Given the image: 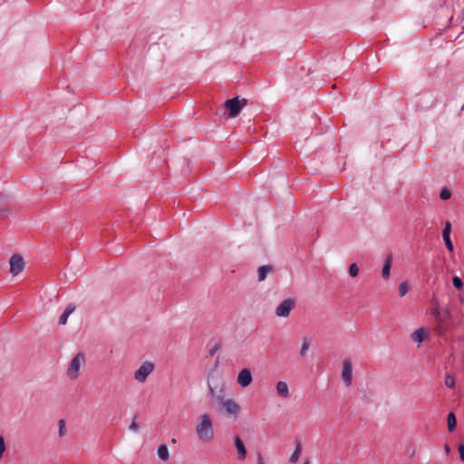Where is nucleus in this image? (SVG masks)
Returning a JSON list of instances; mask_svg holds the SVG:
<instances>
[{"label": "nucleus", "mask_w": 464, "mask_h": 464, "mask_svg": "<svg viewBox=\"0 0 464 464\" xmlns=\"http://www.w3.org/2000/svg\"><path fill=\"white\" fill-rule=\"evenodd\" d=\"M197 434L200 440L210 442L214 438V427L210 417L208 414H202L196 427Z\"/></svg>", "instance_id": "f257e3e1"}, {"label": "nucleus", "mask_w": 464, "mask_h": 464, "mask_svg": "<svg viewBox=\"0 0 464 464\" xmlns=\"http://www.w3.org/2000/svg\"><path fill=\"white\" fill-rule=\"evenodd\" d=\"M246 102L247 100L245 98L234 97L225 102V107L228 110L230 117L235 118L240 113Z\"/></svg>", "instance_id": "f03ea898"}, {"label": "nucleus", "mask_w": 464, "mask_h": 464, "mask_svg": "<svg viewBox=\"0 0 464 464\" xmlns=\"http://www.w3.org/2000/svg\"><path fill=\"white\" fill-rule=\"evenodd\" d=\"M85 358L82 353H77L70 362L67 369V375L71 380H75L79 376V372L82 363H84Z\"/></svg>", "instance_id": "7ed1b4c3"}, {"label": "nucleus", "mask_w": 464, "mask_h": 464, "mask_svg": "<svg viewBox=\"0 0 464 464\" xmlns=\"http://www.w3.org/2000/svg\"><path fill=\"white\" fill-rule=\"evenodd\" d=\"M217 400L219 401L220 409L227 416H235L239 411V405L232 399H225L224 396L218 395Z\"/></svg>", "instance_id": "20e7f679"}, {"label": "nucleus", "mask_w": 464, "mask_h": 464, "mask_svg": "<svg viewBox=\"0 0 464 464\" xmlns=\"http://www.w3.org/2000/svg\"><path fill=\"white\" fill-rule=\"evenodd\" d=\"M155 365L151 362H144L135 371L134 379L138 382H144L149 375L152 373L154 371Z\"/></svg>", "instance_id": "39448f33"}, {"label": "nucleus", "mask_w": 464, "mask_h": 464, "mask_svg": "<svg viewBox=\"0 0 464 464\" xmlns=\"http://www.w3.org/2000/svg\"><path fill=\"white\" fill-rule=\"evenodd\" d=\"M431 302L434 304V307L431 310V315L439 324L446 323L450 317V311L447 308L440 309L439 306V300L436 297H433Z\"/></svg>", "instance_id": "423d86ee"}, {"label": "nucleus", "mask_w": 464, "mask_h": 464, "mask_svg": "<svg viewBox=\"0 0 464 464\" xmlns=\"http://www.w3.org/2000/svg\"><path fill=\"white\" fill-rule=\"evenodd\" d=\"M10 273L13 276L18 275L24 267V262L23 257L18 255L14 254L10 258Z\"/></svg>", "instance_id": "0eeeda50"}, {"label": "nucleus", "mask_w": 464, "mask_h": 464, "mask_svg": "<svg viewBox=\"0 0 464 464\" xmlns=\"http://www.w3.org/2000/svg\"><path fill=\"white\" fill-rule=\"evenodd\" d=\"M295 302L294 300L287 298L285 299L276 308V314L279 317H287L294 308Z\"/></svg>", "instance_id": "6e6552de"}, {"label": "nucleus", "mask_w": 464, "mask_h": 464, "mask_svg": "<svg viewBox=\"0 0 464 464\" xmlns=\"http://www.w3.org/2000/svg\"><path fill=\"white\" fill-rule=\"evenodd\" d=\"M353 366L349 358H345L343 362L342 379L346 386L352 384Z\"/></svg>", "instance_id": "1a4fd4ad"}, {"label": "nucleus", "mask_w": 464, "mask_h": 464, "mask_svg": "<svg viewBox=\"0 0 464 464\" xmlns=\"http://www.w3.org/2000/svg\"><path fill=\"white\" fill-rule=\"evenodd\" d=\"M253 381V376L250 369H242L237 375V383L245 388L247 387Z\"/></svg>", "instance_id": "9d476101"}, {"label": "nucleus", "mask_w": 464, "mask_h": 464, "mask_svg": "<svg viewBox=\"0 0 464 464\" xmlns=\"http://www.w3.org/2000/svg\"><path fill=\"white\" fill-rule=\"evenodd\" d=\"M450 229H451V225L449 221H447L445 223V227L442 230V238L445 242V246L447 247V249L450 252H452L454 250V246H453V244H452V241L450 240Z\"/></svg>", "instance_id": "9b49d317"}, {"label": "nucleus", "mask_w": 464, "mask_h": 464, "mask_svg": "<svg viewBox=\"0 0 464 464\" xmlns=\"http://www.w3.org/2000/svg\"><path fill=\"white\" fill-rule=\"evenodd\" d=\"M234 441H235V446L237 448L238 459L244 460L246 458L247 451H246V448L243 440L240 439L239 436H236L234 438Z\"/></svg>", "instance_id": "f8f14e48"}, {"label": "nucleus", "mask_w": 464, "mask_h": 464, "mask_svg": "<svg viewBox=\"0 0 464 464\" xmlns=\"http://www.w3.org/2000/svg\"><path fill=\"white\" fill-rule=\"evenodd\" d=\"M392 255L389 254L384 261L382 269V276L384 279H388L391 275V267H392Z\"/></svg>", "instance_id": "ddd939ff"}, {"label": "nucleus", "mask_w": 464, "mask_h": 464, "mask_svg": "<svg viewBox=\"0 0 464 464\" xmlns=\"http://www.w3.org/2000/svg\"><path fill=\"white\" fill-rule=\"evenodd\" d=\"M427 336V332L424 328H419L415 330L411 334V338L413 342L421 343Z\"/></svg>", "instance_id": "4468645a"}, {"label": "nucleus", "mask_w": 464, "mask_h": 464, "mask_svg": "<svg viewBox=\"0 0 464 464\" xmlns=\"http://www.w3.org/2000/svg\"><path fill=\"white\" fill-rule=\"evenodd\" d=\"M75 310V307L73 304H70L66 306L63 314L59 317V324H65L67 323L69 315Z\"/></svg>", "instance_id": "2eb2a0df"}, {"label": "nucleus", "mask_w": 464, "mask_h": 464, "mask_svg": "<svg viewBox=\"0 0 464 464\" xmlns=\"http://www.w3.org/2000/svg\"><path fill=\"white\" fill-rule=\"evenodd\" d=\"M295 450L293 451V453L289 457V461L291 463H295L298 460L299 456H300L301 451H302V445H301L300 440H296L295 441Z\"/></svg>", "instance_id": "dca6fc26"}, {"label": "nucleus", "mask_w": 464, "mask_h": 464, "mask_svg": "<svg viewBox=\"0 0 464 464\" xmlns=\"http://www.w3.org/2000/svg\"><path fill=\"white\" fill-rule=\"evenodd\" d=\"M276 391L277 393L284 398H287L289 396L288 385L284 381H280L276 383Z\"/></svg>", "instance_id": "f3484780"}, {"label": "nucleus", "mask_w": 464, "mask_h": 464, "mask_svg": "<svg viewBox=\"0 0 464 464\" xmlns=\"http://www.w3.org/2000/svg\"><path fill=\"white\" fill-rule=\"evenodd\" d=\"M273 270V267L269 265L261 266L257 269L258 281L262 282L266 279L267 274Z\"/></svg>", "instance_id": "a211bd4d"}, {"label": "nucleus", "mask_w": 464, "mask_h": 464, "mask_svg": "<svg viewBox=\"0 0 464 464\" xmlns=\"http://www.w3.org/2000/svg\"><path fill=\"white\" fill-rule=\"evenodd\" d=\"M158 457L162 460H168L169 458V450L167 445L161 444L157 450Z\"/></svg>", "instance_id": "6ab92c4d"}, {"label": "nucleus", "mask_w": 464, "mask_h": 464, "mask_svg": "<svg viewBox=\"0 0 464 464\" xmlns=\"http://www.w3.org/2000/svg\"><path fill=\"white\" fill-rule=\"evenodd\" d=\"M448 430L453 431L457 426V419L455 414L450 411L447 416Z\"/></svg>", "instance_id": "aec40b11"}, {"label": "nucleus", "mask_w": 464, "mask_h": 464, "mask_svg": "<svg viewBox=\"0 0 464 464\" xmlns=\"http://www.w3.org/2000/svg\"><path fill=\"white\" fill-rule=\"evenodd\" d=\"M310 344V340L308 338L305 337L303 339L302 346L300 349L301 356H304L306 354L307 351L309 350Z\"/></svg>", "instance_id": "412c9836"}, {"label": "nucleus", "mask_w": 464, "mask_h": 464, "mask_svg": "<svg viewBox=\"0 0 464 464\" xmlns=\"http://www.w3.org/2000/svg\"><path fill=\"white\" fill-rule=\"evenodd\" d=\"M410 290V285L407 281L401 282L399 285L400 296H404Z\"/></svg>", "instance_id": "4be33fe9"}, {"label": "nucleus", "mask_w": 464, "mask_h": 464, "mask_svg": "<svg viewBox=\"0 0 464 464\" xmlns=\"http://www.w3.org/2000/svg\"><path fill=\"white\" fill-rule=\"evenodd\" d=\"M452 284L456 289H458V290L463 289V282L460 277L454 276L452 277Z\"/></svg>", "instance_id": "5701e85b"}, {"label": "nucleus", "mask_w": 464, "mask_h": 464, "mask_svg": "<svg viewBox=\"0 0 464 464\" xmlns=\"http://www.w3.org/2000/svg\"><path fill=\"white\" fill-rule=\"evenodd\" d=\"M450 197H451V192L450 191V189H449L447 187L443 188L440 190V199H442V200H447V199H449Z\"/></svg>", "instance_id": "b1692460"}, {"label": "nucleus", "mask_w": 464, "mask_h": 464, "mask_svg": "<svg viewBox=\"0 0 464 464\" xmlns=\"http://www.w3.org/2000/svg\"><path fill=\"white\" fill-rule=\"evenodd\" d=\"M359 273L358 266L355 263H353L349 266V275L352 277H355Z\"/></svg>", "instance_id": "393cba45"}, {"label": "nucleus", "mask_w": 464, "mask_h": 464, "mask_svg": "<svg viewBox=\"0 0 464 464\" xmlns=\"http://www.w3.org/2000/svg\"><path fill=\"white\" fill-rule=\"evenodd\" d=\"M445 385L448 388H450V389L454 388V386H455V380H454V378L451 375H450V374L446 375Z\"/></svg>", "instance_id": "a878e982"}, {"label": "nucleus", "mask_w": 464, "mask_h": 464, "mask_svg": "<svg viewBox=\"0 0 464 464\" xmlns=\"http://www.w3.org/2000/svg\"><path fill=\"white\" fill-rule=\"evenodd\" d=\"M58 425H59V436L63 437L65 435V432H66L64 420H60L58 422Z\"/></svg>", "instance_id": "bb28decb"}, {"label": "nucleus", "mask_w": 464, "mask_h": 464, "mask_svg": "<svg viewBox=\"0 0 464 464\" xmlns=\"http://www.w3.org/2000/svg\"><path fill=\"white\" fill-rule=\"evenodd\" d=\"M5 450V442L4 436L0 435V458L3 457V454Z\"/></svg>", "instance_id": "cd10ccee"}, {"label": "nucleus", "mask_w": 464, "mask_h": 464, "mask_svg": "<svg viewBox=\"0 0 464 464\" xmlns=\"http://www.w3.org/2000/svg\"><path fill=\"white\" fill-rule=\"evenodd\" d=\"M136 419V417L134 418ZM130 430L131 431H134V432H138L140 430V426L139 424L136 422L135 420H132V422L130 423V427H129Z\"/></svg>", "instance_id": "c85d7f7f"}, {"label": "nucleus", "mask_w": 464, "mask_h": 464, "mask_svg": "<svg viewBox=\"0 0 464 464\" xmlns=\"http://www.w3.org/2000/svg\"><path fill=\"white\" fill-rule=\"evenodd\" d=\"M459 459L464 461V445L463 444H459Z\"/></svg>", "instance_id": "c756f323"}, {"label": "nucleus", "mask_w": 464, "mask_h": 464, "mask_svg": "<svg viewBox=\"0 0 464 464\" xmlns=\"http://www.w3.org/2000/svg\"><path fill=\"white\" fill-rule=\"evenodd\" d=\"M218 347H219V344H216V345H214V346L209 350V352H208L209 356H213V355L216 353V352L218 351Z\"/></svg>", "instance_id": "7c9ffc66"}, {"label": "nucleus", "mask_w": 464, "mask_h": 464, "mask_svg": "<svg viewBox=\"0 0 464 464\" xmlns=\"http://www.w3.org/2000/svg\"><path fill=\"white\" fill-rule=\"evenodd\" d=\"M256 463L257 464H266L265 459L261 453H259L256 457Z\"/></svg>", "instance_id": "2f4dec72"}, {"label": "nucleus", "mask_w": 464, "mask_h": 464, "mask_svg": "<svg viewBox=\"0 0 464 464\" xmlns=\"http://www.w3.org/2000/svg\"><path fill=\"white\" fill-rule=\"evenodd\" d=\"M208 396L213 397L214 396V389L213 387L208 383Z\"/></svg>", "instance_id": "473e14b6"}, {"label": "nucleus", "mask_w": 464, "mask_h": 464, "mask_svg": "<svg viewBox=\"0 0 464 464\" xmlns=\"http://www.w3.org/2000/svg\"><path fill=\"white\" fill-rule=\"evenodd\" d=\"M445 450H446L447 452H449V451H450V446H449L448 444H446V445H445Z\"/></svg>", "instance_id": "72a5a7b5"}, {"label": "nucleus", "mask_w": 464, "mask_h": 464, "mask_svg": "<svg viewBox=\"0 0 464 464\" xmlns=\"http://www.w3.org/2000/svg\"><path fill=\"white\" fill-rule=\"evenodd\" d=\"M304 464H309V461H308V460H306Z\"/></svg>", "instance_id": "f704fd0d"}]
</instances>
